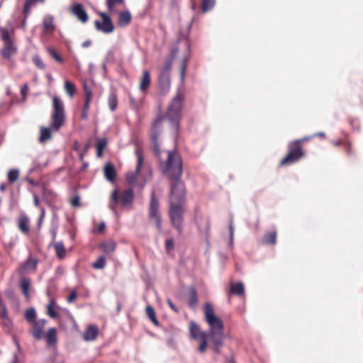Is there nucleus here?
<instances>
[{"mask_svg":"<svg viewBox=\"0 0 363 363\" xmlns=\"http://www.w3.org/2000/svg\"><path fill=\"white\" fill-rule=\"evenodd\" d=\"M24 318L29 323H32L37 320L35 309L33 308H27L24 313Z\"/></svg>","mask_w":363,"mask_h":363,"instance_id":"nucleus-34","label":"nucleus"},{"mask_svg":"<svg viewBox=\"0 0 363 363\" xmlns=\"http://www.w3.org/2000/svg\"><path fill=\"white\" fill-rule=\"evenodd\" d=\"M56 255L60 259H62L66 256V250L62 242H57L54 245Z\"/></svg>","mask_w":363,"mask_h":363,"instance_id":"nucleus-31","label":"nucleus"},{"mask_svg":"<svg viewBox=\"0 0 363 363\" xmlns=\"http://www.w3.org/2000/svg\"><path fill=\"white\" fill-rule=\"evenodd\" d=\"M55 301L53 300L50 301V303L47 306V313L48 315L52 318H55L57 316V313L55 310Z\"/></svg>","mask_w":363,"mask_h":363,"instance_id":"nucleus-42","label":"nucleus"},{"mask_svg":"<svg viewBox=\"0 0 363 363\" xmlns=\"http://www.w3.org/2000/svg\"><path fill=\"white\" fill-rule=\"evenodd\" d=\"M129 99H130V106L133 108L136 109L138 108V106H137V102L135 100V99L133 98L132 96H130Z\"/></svg>","mask_w":363,"mask_h":363,"instance_id":"nucleus-54","label":"nucleus"},{"mask_svg":"<svg viewBox=\"0 0 363 363\" xmlns=\"http://www.w3.org/2000/svg\"><path fill=\"white\" fill-rule=\"evenodd\" d=\"M38 261L32 257L28 258L23 265L24 271H35L36 269Z\"/></svg>","mask_w":363,"mask_h":363,"instance_id":"nucleus-33","label":"nucleus"},{"mask_svg":"<svg viewBox=\"0 0 363 363\" xmlns=\"http://www.w3.org/2000/svg\"><path fill=\"white\" fill-rule=\"evenodd\" d=\"M106 264V259L104 256H100L97 259L92 263L91 266L93 268L96 269H102L105 267Z\"/></svg>","mask_w":363,"mask_h":363,"instance_id":"nucleus-38","label":"nucleus"},{"mask_svg":"<svg viewBox=\"0 0 363 363\" xmlns=\"http://www.w3.org/2000/svg\"><path fill=\"white\" fill-rule=\"evenodd\" d=\"M8 316V311L5 304L0 301V318Z\"/></svg>","mask_w":363,"mask_h":363,"instance_id":"nucleus-48","label":"nucleus"},{"mask_svg":"<svg viewBox=\"0 0 363 363\" xmlns=\"http://www.w3.org/2000/svg\"><path fill=\"white\" fill-rule=\"evenodd\" d=\"M72 13L77 17V18L82 23H86L89 16L83 6L80 4H75L72 6Z\"/></svg>","mask_w":363,"mask_h":363,"instance_id":"nucleus-18","label":"nucleus"},{"mask_svg":"<svg viewBox=\"0 0 363 363\" xmlns=\"http://www.w3.org/2000/svg\"><path fill=\"white\" fill-rule=\"evenodd\" d=\"M30 286V279L28 277H21L20 281V287L25 298L28 300L30 298L29 289Z\"/></svg>","mask_w":363,"mask_h":363,"instance_id":"nucleus-26","label":"nucleus"},{"mask_svg":"<svg viewBox=\"0 0 363 363\" xmlns=\"http://www.w3.org/2000/svg\"><path fill=\"white\" fill-rule=\"evenodd\" d=\"M134 198V192L132 188L127 189L119 193L117 189L113 191L109 203L110 209L116 213V206L120 203L125 207L133 203Z\"/></svg>","mask_w":363,"mask_h":363,"instance_id":"nucleus-8","label":"nucleus"},{"mask_svg":"<svg viewBox=\"0 0 363 363\" xmlns=\"http://www.w3.org/2000/svg\"><path fill=\"white\" fill-rule=\"evenodd\" d=\"M172 63L173 60L172 59H167L164 65L160 68L158 85L160 91L162 94H166L171 87L170 74Z\"/></svg>","mask_w":363,"mask_h":363,"instance_id":"nucleus-9","label":"nucleus"},{"mask_svg":"<svg viewBox=\"0 0 363 363\" xmlns=\"http://www.w3.org/2000/svg\"><path fill=\"white\" fill-rule=\"evenodd\" d=\"M164 173L170 180L169 203L185 204L186 188L184 183L181 180L182 160L177 152H168Z\"/></svg>","mask_w":363,"mask_h":363,"instance_id":"nucleus-1","label":"nucleus"},{"mask_svg":"<svg viewBox=\"0 0 363 363\" xmlns=\"http://www.w3.org/2000/svg\"><path fill=\"white\" fill-rule=\"evenodd\" d=\"M123 0H106V6L110 12H115V6L123 4Z\"/></svg>","mask_w":363,"mask_h":363,"instance_id":"nucleus-43","label":"nucleus"},{"mask_svg":"<svg viewBox=\"0 0 363 363\" xmlns=\"http://www.w3.org/2000/svg\"><path fill=\"white\" fill-rule=\"evenodd\" d=\"M13 33V30L12 28L9 31L7 28L0 26V38L4 42V47L1 51V54L4 58H11V57L17 51L13 39L11 37V34Z\"/></svg>","mask_w":363,"mask_h":363,"instance_id":"nucleus-10","label":"nucleus"},{"mask_svg":"<svg viewBox=\"0 0 363 363\" xmlns=\"http://www.w3.org/2000/svg\"><path fill=\"white\" fill-rule=\"evenodd\" d=\"M167 303L172 311H174L175 313H179L178 308L173 303L172 301L170 298H168L167 300Z\"/></svg>","mask_w":363,"mask_h":363,"instance_id":"nucleus-52","label":"nucleus"},{"mask_svg":"<svg viewBox=\"0 0 363 363\" xmlns=\"http://www.w3.org/2000/svg\"><path fill=\"white\" fill-rule=\"evenodd\" d=\"M116 242L112 240L102 242L99 245V248L106 255L113 252L116 250Z\"/></svg>","mask_w":363,"mask_h":363,"instance_id":"nucleus-20","label":"nucleus"},{"mask_svg":"<svg viewBox=\"0 0 363 363\" xmlns=\"http://www.w3.org/2000/svg\"><path fill=\"white\" fill-rule=\"evenodd\" d=\"M159 201L156 198L155 194L153 191L151 195L148 217L150 219L154 220L157 230L161 233L162 231V218L159 212Z\"/></svg>","mask_w":363,"mask_h":363,"instance_id":"nucleus-11","label":"nucleus"},{"mask_svg":"<svg viewBox=\"0 0 363 363\" xmlns=\"http://www.w3.org/2000/svg\"><path fill=\"white\" fill-rule=\"evenodd\" d=\"M310 140V137H305L302 139L296 140L289 143L286 155L280 161V166H286L298 162L303 157L302 143Z\"/></svg>","mask_w":363,"mask_h":363,"instance_id":"nucleus-5","label":"nucleus"},{"mask_svg":"<svg viewBox=\"0 0 363 363\" xmlns=\"http://www.w3.org/2000/svg\"><path fill=\"white\" fill-rule=\"evenodd\" d=\"M196 224L199 232L208 237L211 228L209 218L201 214H196Z\"/></svg>","mask_w":363,"mask_h":363,"instance_id":"nucleus-14","label":"nucleus"},{"mask_svg":"<svg viewBox=\"0 0 363 363\" xmlns=\"http://www.w3.org/2000/svg\"><path fill=\"white\" fill-rule=\"evenodd\" d=\"M189 333L193 339H200L202 335H207L205 332H201L199 326L194 321L190 322Z\"/></svg>","mask_w":363,"mask_h":363,"instance_id":"nucleus-21","label":"nucleus"},{"mask_svg":"<svg viewBox=\"0 0 363 363\" xmlns=\"http://www.w3.org/2000/svg\"><path fill=\"white\" fill-rule=\"evenodd\" d=\"M48 52L50 54V55L54 58L57 62L60 63L63 62V59L60 56V55L58 53L57 50L54 48H49L48 49Z\"/></svg>","mask_w":363,"mask_h":363,"instance_id":"nucleus-41","label":"nucleus"},{"mask_svg":"<svg viewBox=\"0 0 363 363\" xmlns=\"http://www.w3.org/2000/svg\"><path fill=\"white\" fill-rule=\"evenodd\" d=\"M108 103L109 108L111 111H114L118 107V97L115 91H111L109 94Z\"/></svg>","mask_w":363,"mask_h":363,"instance_id":"nucleus-32","label":"nucleus"},{"mask_svg":"<svg viewBox=\"0 0 363 363\" xmlns=\"http://www.w3.org/2000/svg\"><path fill=\"white\" fill-rule=\"evenodd\" d=\"M19 174V170L17 169H12L9 170L7 174L9 182L10 184H13L16 182L18 179Z\"/></svg>","mask_w":363,"mask_h":363,"instance_id":"nucleus-37","label":"nucleus"},{"mask_svg":"<svg viewBox=\"0 0 363 363\" xmlns=\"http://www.w3.org/2000/svg\"><path fill=\"white\" fill-rule=\"evenodd\" d=\"M108 145V140L106 138H101L97 140L96 143V156L98 157H101L103 156V152L104 149Z\"/></svg>","mask_w":363,"mask_h":363,"instance_id":"nucleus-30","label":"nucleus"},{"mask_svg":"<svg viewBox=\"0 0 363 363\" xmlns=\"http://www.w3.org/2000/svg\"><path fill=\"white\" fill-rule=\"evenodd\" d=\"M216 0H202L201 1V11L203 13H206L211 10L216 5Z\"/></svg>","mask_w":363,"mask_h":363,"instance_id":"nucleus-35","label":"nucleus"},{"mask_svg":"<svg viewBox=\"0 0 363 363\" xmlns=\"http://www.w3.org/2000/svg\"><path fill=\"white\" fill-rule=\"evenodd\" d=\"M188 304L191 308H194L198 303V294L196 289L191 286L188 291Z\"/></svg>","mask_w":363,"mask_h":363,"instance_id":"nucleus-23","label":"nucleus"},{"mask_svg":"<svg viewBox=\"0 0 363 363\" xmlns=\"http://www.w3.org/2000/svg\"><path fill=\"white\" fill-rule=\"evenodd\" d=\"M30 8L31 6H30L26 2L23 7V13H28L30 11Z\"/></svg>","mask_w":363,"mask_h":363,"instance_id":"nucleus-58","label":"nucleus"},{"mask_svg":"<svg viewBox=\"0 0 363 363\" xmlns=\"http://www.w3.org/2000/svg\"><path fill=\"white\" fill-rule=\"evenodd\" d=\"M277 232L276 230L269 231L263 235L262 242L264 245H275L277 242Z\"/></svg>","mask_w":363,"mask_h":363,"instance_id":"nucleus-25","label":"nucleus"},{"mask_svg":"<svg viewBox=\"0 0 363 363\" xmlns=\"http://www.w3.org/2000/svg\"><path fill=\"white\" fill-rule=\"evenodd\" d=\"M70 204L73 207L80 206V197L79 196H74L70 201Z\"/></svg>","mask_w":363,"mask_h":363,"instance_id":"nucleus-51","label":"nucleus"},{"mask_svg":"<svg viewBox=\"0 0 363 363\" xmlns=\"http://www.w3.org/2000/svg\"><path fill=\"white\" fill-rule=\"evenodd\" d=\"M90 103L91 102L85 101L83 108H82V111H89Z\"/></svg>","mask_w":363,"mask_h":363,"instance_id":"nucleus-60","label":"nucleus"},{"mask_svg":"<svg viewBox=\"0 0 363 363\" xmlns=\"http://www.w3.org/2000/svg\"><path fill=\"white\" fill-rule=\"evenodd\" d=\"M29 223L30 219L25 213H21L17 219L18 228L19 230L25 235L30 233Z\"/></svg>","mask_w":363,"mask_h":363,"instance_id":"nucleus-16","label":"nucleus"},{"mask_svg":"<svg viewBox=\"0 0 363 363\" xmlns=\"http://www.w3.org/2000/svg\"><path fill=\"white\" fill-rule=\"evenodd\" d=\"M135 155L137 157V165L135 171L127 173L125 177L127 183L130 185H133L136 182L143 164L144 158L143 150L140 148H137L135 150Z\"/></svg>","mask_w":363,"mask_h":363,"instance_id":"nucleus-12","label":"nucleus"},{"mask_svg":"<svg viewBox=\"0 0 363 363\" xmlns=\"http://www.w3.org/2000/svg\"><path fill=\"white\" fill-rule=\"evenodd\" d=\"M106 228V225L104 223H101L98 226L97 230L99 233H103Z\"/></svg>","mask_w":363,"mask_h":363,"instance_id":"nucleus-57","label":"nucleus"},{"mask_svg":"<svg viewBox=\"0 0 363 363\" xmlns=\"http://www.w3.org/2000/svg\"><path fill=\"white\" fill-rule=\"evenodd\" d=\"M185 204L169 203L168 215L172 226L175 228L179 235L184 231Z\"/></svg>","mask_w":363,"mask_h":363,"instance_id":"nucleus-7","label":"nucleus"},{"mask_svg":"<svg viewBox=\"0 0 363 363\" xmlns=\"http://www.w3.org/2000/svg\"><path fill=\"white\" fill-rule=\"evenodd\" d=\"M65 89L67 92V94L70 96L72 97L76 92V86L74 83L66 81L65 83Z\"/></svg>","mask_w":363,"mask_h":363,"instance_id":"nucleus-40","label":"nucleus"},{"mask_svg":"<svg viewBox=\"0 0 363 363\" xmlns=\"http://www.w3.org/2000/svg\"><path fill=\"white\" fill-rule=\"evenodd\" d=\"M99 333L98 328L96 325H89L84 333V338L87 341L94 340L96 339Z\"/></svg>","mask_w":363,"mask_h":363,"instance_id":"nucleus-22","label":"nucleus"},{"mask_svg":"<svg viewBox=\"0 0 363 363\" xmlns=\"http://www.w3.org/2000/svg\"><path fill=\"white\" fill-rule=\"evenodd\" d=\"M0 320L1 325L3 327L4 330L6 332H10L12 328L13 324L11 320L9 318V316L1 318H0Z\"/></svg>","mask_w":363,"mask_h":363,"instance_id":"nucleus-39","label":"nucleus"},{"mask_svg":"<svg viewBox=\"0 0 363 363\" xmlns=\"http://www.w3.org/2000/svg\"><path fill=\"white\" fill-rule=\"evenodd\" d=\"M351 147H352L351 143L347 142V144H346V151H347L348 155H350V152H351Z\"/></svg>","mask_w":363,"mask_h":363,"instance_id":"nucleus-61","label":"nucleus"},{"mask_svg":"<svg viewBox=\"0 0 363 363\" xmlns=\"http://www.w3.org/2000/svg\"><path fill=\"white\" fill-rule=\"evenodd\" d=\"M165 118L162 113H158L151 123L150 138L152 150L157 157H160L161 154L160 138L164 130L163 123Z\"/></svg>","mask_w":363,"mask_h":363,"instance_id":"nucleus-4","label":"nucleus"},{"mask_svg":"<svg viewBox=\"0 0 363 363\" xmlns=\"http://www.w3.org/2000/svg\"><path fill=\"white\" fill-rule=\"evenodd\" d=\"M77 292L75 291H72L67 298V301L69 303H72L77 298Z\"/></svg>","mask_w":363,"mask_h":363,"instance_id":"nucleus-53","label":"nucleus"},{"mask_svg":"<svg viewBox=\"0 0 363 363\" xmlns=\"http://www.w3.org/2000/svg\"><path fill=\"white\" fill-rule=\"evenodd\" d=\"M187 62H188V58L187 57H184L182 60V62H181V65H180V79H181L182 82H183L184 80Z\"/></svg>","mask_w":363,"mask_h":363,"instance_id":"nucleus-44","label":"nucleus"},{"mask_svg":"<svg viewBox=\"0 0 363 363\" xmlns=\"http://www.w3.org/2000/svg\"><path fill=\"white\" fill-rule=\"evenodd\" d=\"M43 33L46 35H52L55 30L54 18L51 15H47L43 21Z\"/></svg>","mask_w":363,"mask_h":363,"instance_id":"nucleus-17","label":"nucleus"},{"mask_svg":"<svg viewBox=\"0 0 363 363\" xmlns=\"http://www.w3.org/2000/svg\"><path fill=\"white\" fill-rule=\"evenodd\" d=\"M33 201H34V205L35 206H39V199H38V196L36 194L33 195Z\"/></svg>","mask_w":363,"mask_h":363,"instance_id":"nucleus-62","label":"nucleus"},{"mask_svg":"<svg viewBox=\"0 0 363 363\" xmlns=\"http://www.w3.org/2000/svg\"><path fill=\"white\" fill-rule=\"evenodd\" d=\"M183 106V98L177 94L172 100L167 108V118L172 124V132L177 134L179 132V120Z\"/></svg>","mask_w":363,"mask_h":363,"instance_id":"nucleus-6","label":"nucleus"},{"mask_svg":"<svg viewBox=\"0 0 363 363\" xmlns=\"http://www.w3.org/2000/svg\"><path fill=\"white\" fill-rule=\"evenodd\" d=\"M90 103L91 102L85 101L83 108H82V111H89Z\"/></svg>","mask_w":363,"mask_h":363,"instance_id":"nucleus-59","label":"nucleus"},{"mask_svg":"<svg viewBox=\"0 0 363 363\" xmlns=\"http://www.w3.org/2000/svg\"><path fill=\"white\" fill-rule=\"evenodd\" d=\"M87 116H88V111H82L81 118L82 119H86L87 118Z\"/></svg>","mask_w":363,"mask_h":363,"instance_id":"nucleus-64","label":"nucleus"},{"mask_svg":"<svg viewBox=\"0 0 363 363\" xmlns=\"http://www.w3.org/2000/svg\"><path fill=\"white\" fill-rule=\"evenodd\" d=\"M150 84L151 77L150 72L145 70L143 72L142 77H140V90L143 93H146L150 86Z\"/></svg>","mask_w":363,"mask_h":363,"instance_id":"nucleus-19","label":"nucleus"},{"mask_svg":"<svg viewBox=\"0 0 363 363\" xmlns=\"http://www.w3.org/2000/svg\"><path fill=\"white\" fill-rule=\"evenodd\" d=\"M145 312L148 318L151 320V321L155 325H158L159 322L155 315V311L153 307L151 306H147L145 308Z\"/></svg>","mask_w":363,"mask_h":363,"instance_id":"nucleus-36","label":"nucleus"},{"mask_svg":"<svg viewBox=\"0 0 363 363\" xmlns=\"http://www.w3.org/2000/svg\"><path fill=\"white\" fill-rule=\"evenodd\" d=\"M207 335H202L201 338L199 339L200 340V344L199 347V351L201 353L205 352L207 347V342H206Z\"/></svg>","mask_w":363,"mask_h":363,"instance_id":"nucleus-45","label":"nucleus"},{"mask_svg":"<svg viewBox=\"0 0 363 363\" xmlns=\"http://www.w3.org/2000/svg\"><path fill=\"white\" fill-rule=\"evenodd\" d=\"M104 176L109 182H114L116 178V172L114 166L112 164H107L104 167Z\"/></svg>","mask_w":363,"mask_h":363,"instance_id":"nucleus-27","label":"nucleus"},{"mask_svg":"<svg viewBox=\"0 0 363 363\" xmlns=\"http://www.w3.org/2000/svg\"><path fill=\"white\" fill-rule=\"evenodd\" d=\"M131 20V15L129 11H121L119 13L118 19V25L121 27L125 26L128 25Z\"/></svg>","mask_w":363,"mask_h":363,"instance_id":"nucleus-28","label":"nucleus"},{"mask_svg":"<svg viewBox=\"0 0 363 363\" xmlns=\"http://www.w3.org/2000/svg\"><path fill=\"white\" fill-rule=\"evenodd\" d=\"M33 62L38 69H44L45 68V65L39 55H34L33 57Z\"/></svg>","mask_w":363,"mask_h":363,"instance_id":"nucleus-46","label":"nucleus"},{"mask_svg":"<svg viewBox=\"0 0 363 363\" xmlns=\"http://www.w3.org/2000/svg\"><path fill=\"white\" fill-rule=\"evenodd\" d=\"M84 91L85 101L91 102L92 100V91L86 84H84Z\"/></svg>","mask_w":363,"mask_h":363,"instance_id":"nucleus-47","label":"nucleus"},{"mask_svg":"<svg viewBox=\"0 0 363 363\" xmlns=\"http://www.w3.org/2000/svg\"><path fill=\"white\" fill-rule=\"evenodd\" d=\"M45 339L49 346L55 345L57 342V331L55 328H51L45 334Z\"/></svg>","mask_w":363,"mask_h":363,"instance_id":"nucleus-29","label":"nucleus"},{"mask_svg":"<svg viewBox=\"0 0 363 363\" xmlns=\"http://www.w3.org/2000/svg\"><path fill=\"white\" fill-rule=\"evenodd\" d=\"M53 111L51 115V124L48 128L42 127L39 141L45 143L52 138V130L58 131L65 122V110L62 100L57 96L52 99Z\"/></svg>","mask_w":363,"mask_h":363,"instance_id":"nucleus-2","label":"nucleus"},{"mask_svg":"<svg viewBox=\"0 0 363 363\" xmlns=\"http://www.w3.org/2000/svg\"><path fill=\"white\" fill-rule=\"evenodd\" d=\"M28 90H29V87H28V85L26 84L23 85L21 88V94L23 97V101H25L27 97Z\"/></svg>","mask_w":363,"mask_h":363,"instance_id":"nucleus-50","label":"nucleus"},{"mask_svg":"<svg viewBox=\"0 0 363 363\" xmlns=\"http://www.w3.org/2000/svg\"><path fill=\"white\" fill-rule=\"evenodd\" d=\"M46 320L45 319H40L30 323L32 327L30 329V333L33 337L38 340L42 339L43 333V330L45 325Z\"/></svg>","mask_w":363,"mask_h":363,"instance_id":"nucleus-15","label":"nucleus"},{"mask_svg":"<svg viewBox=\"0 0 363 363\" xmlns=\"http://www.w3.org/2000/svg\"><path fill=\"white\" fill-rule=\"evenodd\" d=\"M245 287L241 281L232 283L230 286V294L238 296H241L244 294Z\"/></svg>","mask_w":363,"mask_h":363,"instance_id":"nucleus-24","label":"nucleus"},{"mask_svg":"<svg viewBox=\"0 0 363 363\" xmlns=\"http://www.w3.org/2000/svg\"><path fill=\"white\" fill-rule=\"evenodd\" d=\"M204 319L209 326L208 334L213 343L220 345L223 340V323L216 316L215 310L210 303H206L203 306Z\"/></svg>","mask_w":363,"mask_h":363,"instance_id":"nucleus-3","label":"nucleus"},{"mask_svg":"<svg viewBox=\"0 0 363 363\" xmlns=\"http://www.w3.org/2000/svg\"><path fill=\"white\" fill-rule=\"evenodd\" d=\"M26 180L30 184V185H33L34 186H38V183L36 182L34 179H33L32 178H29V177H27L26 178Z\"/></svg>","mask_w":363,"mask_h":363,"instance_id":"nucleus-55","label":"nucleus"},{"mask_svg":"<svg viewBox=\"0 0 363 363\" xmlns=\"http://www.w3.org/2000/svg\"><path fill=\"white\" fill-rule=\"evenodd\" d=\"M174 248V243L172 238H169L165 241V249L167 251L172 250Z\"/></svg>","mask_w":363,"mask_h":363,"instance_id":"nucleus-49","label":"nucleus"},{"mask_svg":"<svg viewBox=\"0 0 363 363\" xmlns=\"http://www.w3.org/2000/svg\"><path fill=\"white\" fill-rule=\"evenodd\" d=\"M91 44V40H86L84 41L83 43H82V47L83 48H87L89 46H90Z\"/></svg>","mask_w":363,"mask_h":363,"instance_id":"nucleus-63","label":"nucleus"},{"mask_svg":"<svg viewBox=\"0 0 363 363\" xmlns=\"http://www.w3.org/2000/svg\"><path fill=\"white\" fill-rule=\"evenodd\" d=\"M103 21L101 23L99 21H94V26L98 30H101L104 33H112L114 30V26L111 21V18L105 13H100Z\"/></svg>","mask_w":363,"mask_h":363,"instance_id":"nucleus-13","label":"nucleus"},{"mask_svg":"<svg viewBox=\"0 0 363 363\" xmlns=\"http://www.w3.org/2000/svg\"><path fill=\"white\" fill-rule=\"evenodd\" d=\"M316 136L322 138H325V134L323 132H319V133H315V134H314V135H313L311 136H309V137H310V139H311V138H315Z\"/></svg>","mask_w":363,"mask_h":363,"instance_id":"nucleus-56","label":"nucleus"}]
</instances>
